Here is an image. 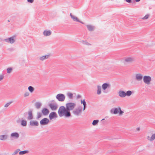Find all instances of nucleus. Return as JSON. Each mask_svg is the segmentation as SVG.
<instances>
[{
	"mask_svg": "<svg viewBox=\"0 0 155 155\" xmlns=\"http://www.w3.org/2000/svg\"><path fill=\"white\" fill-rule=\"evenodd\" d=\"M58 113L60 117H61L63 116L66 117H70L71 116V114L70 112H68L66 108L64 106H61L59 109Z\"/></svg>",
	"mask_w": 155,
	"mask_h": 155,
	"instance_id": "obj_1",
	"label": "nucleus"
},
{
	"mask_svg": "<svg viewBox=\"0 0 155 155\" xmlns=\"http://www.w3.org/2000/svg\"><path fill=\"white\" fill-rule=\"evenodd\" d=\"M66 108L68 112L73 110L76 106V104L74 103L70 102L66 104Z\"/></svg>",
	"mask_w": 155,
	"mask_h": 155,
	"instance_id": "obj_2",
	"label": "nucleus"
},
{
	"mask_svg": "<svg viewBox=\"0 0 155 155\" xmlns=\"http://www.w3.org/2000/svg\"><path fill=\"white\" fill-rule=\"evenodd\" d=\"M82 111V107H79L78 108L74 109L73 111V114L75 116H78L81 114Z\"/></svg>",
	"mask_w": 155,
	"mask_h": 155,
	"instance_id": "obj_3",
	"label": "nucleus"
},
{
	"mask_svg": "<svg viewBox=\"0 0 155 155\" xmlns=\"http://www.w3.org/2000/svg\"><path fill=\"white\" fill-rule=\"evenodd\" d=\"M56 97L59 101L63 102L64 101L65 98V96L63 94H57Z\"/></svg>",
	"mask_w": 155,
	"mask_h": 155,
	"instance_id": "obj_4",
	"label": "nucleus"
},
{
	"mask_svg": "<svg viewBox=\"0 0 155 155\" xmlns=\"http://www.w3.org/2000/svg\"><path fill=\"white\" fill-rule=\"evenodd\" d=\"M151 80V78L149 76L145 75L143 77V82L145 84H147L149 85L150 84Z\"/></svg>",
	"mask_w": 155,
	"mask_h": 155,
	"instance_id": "obj_5",
	"label": "nucleus"
},
{
	"mask_svg": "<svg viewBox=\"0 0 155 155\" xmlns=\"http://www.w3.org/2000/svg\"><path fill=\"white\" fill-rule=\"evenodd\" d=\"M4 41L6 42L12 44H13L15 42V37L12 36L11 37L5 39L4 40Z\"/></svg>",
	"mask_w": 155,
	"mask_h": 155,
	"instance_id": "obj_6",
	"label": "nucleus"
},
{
	"mask_svg": "<svg viewBox=\"0 0 155 155\" xmlns=\"http://www.w3.org/2000/svg\"><path fill=\"white\" fill-rule=\"evenodd\" d=\"M49 122V120L46 118H44L40 121V124L41 125H44L47 124Z\"/></svg>",
	"mask_w": 155,
	"mask_h": 155,
	"instance_id": "obj_7",
	"label": "nucleus"
},
{
	"mask_svg": "<svg viewBox=\"0 0 155 155\" xmlns=\"http://www.w3.org/2000/svg\"><path fill=\"white\" fill-rule=\"evenodd\" d=\"M101 87L103 90V92L104 93H107V91H106V89L110 87V85L108 83H104L102 85Z\"/></svg>",
	"mask_w": 155,
	"mask_h": 155,
	"instance_id": "obj_8",
	"label": "nucleus"
},
{
	"mask_svg": "<svg viewBox=\"0 0 155 155\" xmlns=\"http://www.w3.org/2000/svg\"><path fill=\"white\" fill-rule=\"evenodd\" d=\"M143 76L140 73L136 74H135V79L139 81H140L142 80Z\"/></svg>",
	"mask_w": 155,
	"mask_h": 155,
	"instance_id": "obj_9",
	"label": "nucleus"
},
{
	"mask_svg": "<svg viewBox=\"0 0 155 155\" xmlns=\"http://www.w3.org/2000/svg\"><path fill=\"white\" fill-rule=\"evenodd\" d=\"M134 60V58L132 57H128L125 58L124 62L128 63L132 62Z\"/></svg>",
	"mask_w": 155,
	"mask_h": 155,
	"instance_id": "obj_10",
	"label": "nucleus"
},
{
	"mask_svg": "<svg viewBox=\"0 0 155 155\" xmlns=\"http://www.w3.org/2000/svg\"><path fill=\"white\" fill-rule=\"evenodd\" d=\"M58 116L56 113L54 112H52L49 115V118L50 120L54 118H56Z\"/></svg>",
	"mask_w": 155,
	"mask_h": 155,
	"instance_id": "obj_11",
	"label": "nucleus"
},
{
	"mask_svg": "<svg viewBox=\"0 0 155 155\" xmlns=\"http://www.w3.org/2000/svg\"><path fill=\"white\" fill-rule=\"evenodd\" d=\"M70 15L71 18L73 19V21L79 22L82 24H83V22L80 21L77 17L73 16L71 13H70Z\"/></svg>",
	"mask_w": 155,
	"mask_h": 155,
	"instance_id": "obj_12",
	"label": "nucleus"
},
{
	"mask_svg": "<svg viewBox=\"0 0 155 155\" xmlns=\"http://www.w3.org/2000/svg\"><path fill=\"white\" fill-rule=\"evenodd\" d=\"M41 112L43 115L46 116L48 114L49 110L46 108H43L41 110Z\"/></svg>",
	"mask_w": 155,
	"mask_h": 155,
	"instance_id": "obj_13",
	"label": "nucleus"
},
{
	"mask_svg": "<svg viewBox=\"0 0 155 155\" xmlns=\"http://www.w3.org/2000/svg\"><path fill=\"white\" fill-rule=\"evenodd\" d=\"M30 124L31 126H38L39 125V124L37 121L31 120L30 122Z\"/></svg>",
	"mask_w": 155,
	"mask_h": 155,
	"instance_id": "obj_14",
	"label": "nucleus"
},
{
	"mask_svg": "<svg viewBox=\"0 0 155 155\" xmlns=\"http://www.w3.org/2000/svg\"><path fill=\"white\" fill-rule=\"evenodd\" d=\"M118 94L121 97L123 98L126 96V93L123 91H118Z\"/></svg>",
	"mask_w": 155,
	"mask_h": 155,
	"instance_id": "obj_15",
	"label": "nucleus"
},
{
	"mask_svg": "<svg viewBox=\"0 0 155 155\" xmlns=\"http://www.w3.org/2000/svg\"><path fill=\"white\" fill-rule=\"evenodd\" d=\"M19 137V134L17 132H14L11 134V137L14 138L15 139L18 138Z\"/></svg>",
	"mask_w": 155,
	"mask_h": 155,
	"instance_id": "obj_16",
	"label": "nucleus"
},
{
	"mask_svg": "<svg viewBox=\"0 0 155 155\" xmlns=\"http://www.w3.org/2000/svg\"><path fill=\"white\" fill-rule=\"evenodd\" d=\"M51 32L50 30H45L43 32V35L45 36H48L51 34Z\"/></svg>",
	"mask_w": 155,
	"mask_h": 155,
	"instance_id": "obj_17",
	"label": "nucleus"
},
{
	"mask_svg": "<svg viewBox=\"0 0 155 155\" xmlns=\"http://www.w3.org/2000/svg\"><path fill=\"white\" fill-rule=\"evenodd\" d=\"M118 110L119 107L113 108L110 110V112L112 114H117L118 113Z\"/></svg>",
	"mask_w": 155,
	"mask_h": 155,
	"instance_id": "obj_18",
	"label": "nucleus"
},
{
	"mask_svg": "<svg viewBox=\"0 0 155 155\" xmlns=\"http://www.w3.org/2000/svg\"><path fill=\"white\" fill-rule=\"evenodd\" d=\"M49 105L51 109L52 110H55L57 108V105L56 104H50Z\"/></svg>",
	"mask_w": 155,
	"mask_h": 155,
	"instance_id": "obj_19",
	"label": "nucleus"
},
{
	"mask_svg": "<svg viewBox=\"0 0 155 155\" xmlns=\"http://www.w3.org/2000/svg\"><path fill=\"white\" fill-rule=\"evenodd\" d=\"M8 136L7 134L1 135H0V140H6L8 138Z\"/></svg>",
	"mask_w": 155,
	"mask_h": 155,
	"instance_id": "obj_20",
	"label": "nucleus"
},
{
	"mask_svg": "<svg viewBox=\"0 0 155 155\" xmlns=\"http://www.w3.org/2000/svg\"><path fill=\"white\" fill-rule=\"evenodd\" d=\"M28 117H27L28 120H31L33 118V116L32 114V111L30 110L28 111Z\"/></svg>",
	"mask_w": 155,
	"mask_h": 155,
	"instance_id": "obj_21",
	"label": "nucleus"
},
{
	"mask_svg": "<svg viewBox=\"0 0 155 155\" xmlns=\"http://www.w3.org/2000/svg\"><path fill=\"white\" fill-rule=\"evenodd\" d=\"M49 57V55H47L42 56L39 58V60L40 61H43V60L47 59Z\"/></svg>",
	"mask_w": 155,
	"mask_h": 155,
	"instance_id": "obj_22",
	"label": "nucleus"
},
{
	"mask_svg": "<svg viewBox=\"0 0 155 155\" xmlns=\"http://www.w3.org/2000/svg\"><path fill=\"white\" fill-rule=\"evenodd\" d=\"M87 29L89 31H92L94 30V26L91 25H87Z\"/></svg>",
	"mask_w": 155,
	"mask_h": 155,
	"instance_id": "obj_23",
	"label": "nucleus"
},
{
	"mask_svg": "<svg viewBox=\"0 0 155 155\" xmlns=\"http://www.w3.org/2000/svg\"><path fill=\"white\" fill-rule=\"evenodd\" d=\"M147 138L150 141H153L155 139V134H153L151 137L148 136Z\"/></svg>",
	"mask_w": 155,
	"mask_h": 155,
	"instance_id": "obj_24",
	"label": "nucleus"
},
{
	"mask_svg": "<svg viewBox=\"0 0 155 155\" xmlns=\"http://www.w3.org/2000/svg\"><path fill=\"white\" fill-rule=\"evenodd\" d=\"M101 93V87L100 85L97 86V94L100 95Z\"/></svg>",
	"mask_w": 155,
	"mask_h": 155,
	"instance_id": "obj_25",
	"label": "nucleus"
},
{
	"mask_svg": "<svg viewBox=\"0 0 155 155\" xmlns=\"http://www.w3.org/2000/svg\"><path fill=\"white\" fill-rule=\"evenodd\" d=\"M41 105V104L39 102H36L35 104L36 108L38 109L40 108Z\"/></svg>",
	"mask_w": 155,
	"mask_h": 155,
	"instance_id": "obj_26",
	"label": "nucleus"
},
{
	"mask_svg": "<svg viewBox=\"0 0 155 155\" xmlns=\"http://www.w3.org/2000/svg\"><path fill=\"white\" fill-rule=\"evenodd\" d=\"M28 152H29V151L28 150H25L24 151H20L19 152V154L20 155H23L25 154L28 153Z\"/></svg>",
	"mask_w": 155,
	"mask_h": 155,
	"instance_id": "obj_27",
	"label": "nucleus"
},
{
	"mask_svg": "<svg viewBox=\"0 0 155 155\" xmlns=\"http://www.w3.org/2000/svg\"><path fill=\"white\" fill-rule=\"evenodd\" d=\"M42 116V114L40 112H37L36 119L37 120H38L40 117H41Z\"/></svg>",
	"mask_w": 155,
	"mask_h": 155,
	"instance_id": "obj_28",
	"label": "nucleus"
},
{
	"mask_svg": "<svg viewBox=\"0 0 155 155\" xmlns=\"http://www.w3.org/2000/svg\"><path fill=\"white\" fill-rule=\"evenodd\" d=\"M28 90L29 91L31 92L32 93L33 92L34 90V88L31 86H29L28 87Z\"/></svg>",
	"mask_w": 155,
	"mask_h": 155,
	"instance_id": "obj_29",
	"label": "nucleus"
},
{
	"mask_svg": "<svg viewBox=\"0 0 155 155\" xmlns=\"http://www.w3.org/2000/svg\"><path fill=\"white\" fill-rule=\"evenodd\" d=\"M67 96L70 99H72L73 98V94L71 93H68L67 94Z\"/></svg>",
	"mask_w": 155,
	"mask_h": 155,
	"instance_id": "obj_30",
	"label": "nucleus"
},
{
	"mask_svg": "<svg viewBox=\"0 0 155 155\" xmlns=\"http://www.w3.org/2000/svg\"><path fill=\"white\" fill-rule=\"evenodd\" d=\"M21 125L23 126H25L27 125V122L24 120L21 121Z\"/></svg>",
	"mask_w": 155,
	"mask_h": 155,
	"instance_id": "obj_31",
	"label": "nucleus"
},
{
	"mask_svg": "<svg viewBox=\"0 0 155 155\" xmlns=\"http://www.w3.org/2000/svg\"><path fill=\"white\" fill-rule=\"evenodd\" d=\"M132 94V92L131 91H128L126 93V96H130Z\"/></svg>",
	"mask_w": 155,
	"mask_h": 155,
	"instance_id": "obj_32",
	"label": "nucleus"
},
{
	"mask_svg": "<svg viewBox=\"0 0 155 155\" xmlns=\"http://www.w3.org/2000/svg\"><path fill=\"white\" fill-rule=\"evenodd\" d=\"M98 122L99 120H94L93 121L92 124L93 125L95 126L96 125Z\"/></svg>",
	"mask_w": 155,
	"mask_h": 155,
	"instance_id": "obj_33",
	"label": "nucleus"
},
{
	"mask_svg": "<svg viewBox=\"0 0 155 155\" xmlns=\"http://www.w3.org/2000/svg\"><path fill=\"white\" fill-rule=\"evenodd\" d=\"M20 149H17L16 150L12 153V155H16L20 151Z\"/></svg>",
	"mask_w": 155,
	"mask_h": 155,
	"instance_id": "obj_34",
	"label": "nucleus"
},
{
	"mask_svg": "<svg viewBox=\"0 0 155 155\" xmlns=\"http://www.w3.org/2000/svg\"><path fill=\"white\" fill-rule=\"evenodd\" d=\"M13 101H10L9 102L6 103L4 106L5 107H7Z\"/></svg>",
	"mask_w": 155,
	"mask_h": 155,
	"instance_id": "obj_35",
	"label": "nucleus"
},
{
	"mask_svg": "<svg viewBox=\"0 0 155 155\" xmlns=\"http://www.w3.org/2000/svg\"><path fill=\"white\" fill-rule=\"evenodd\" d=\"M124 113V112L121 110L120 107H119L118 113H119L120 115H122Z\"/></svg>",
	"mask_w": 155,
	"mask_h": 155,
	"instance_id": "obj_36",
	"label": "nucleus"
},
{
	"mask_svg": "<svg viewBox=\"0 0 155 155\" xmlns=\"http://www.w3.org/2000/svg\"><path fill=\"white\" fill-rule=\"evenodd\" d=\"M12 71V68H9L7 69V71L8 73H10Z\"/></svg>",
	"mask_w": 155,
	"mask_h": 155,
	"instance_id": "obj_37",
	"label": "nucleus"
},
{
	"mask_svg": "<svg viewBox=\"0 0 155 155\" xmlns=\"http://www.w3.org/2000/svg\"><path fill=\"white\" fill-rule=\"evenodd\" d=\"M149 16V15L148 14H147L145 16H144L143 18H142L143 19H147Z\"/></svg>",
	"mask_w": 155,
	"mask_h": 155,
	"instance_id": "obj_38",
	"label": "nucleus"
},
{
	"mask_svg": "<svg viewBox=\"0 0 155 155\" xmlns=\"http://www.w3.org/2000/svg\"><path fill=\"white\" fill-rule=\"evenodd\" d=\"M83 44L84 45H90V44L88 43L87 41H83Z\"/></svg>",
	"mask_w": 155,
	"mask_h": 155,
	"instance_id": "obj_39",
	"label": "nucleus"
},
{
	"mask_svg": "<svg viewBox=\"0 0 155 155\" xmlns=\"http://www.w3.org/2000/svg\"><path fill=\"white\" fill-rule=\"evenodd\" d=\"M29 95V93L28 92H26L24 94V96L25 97H27Z\"/></svg>",
	"mask_w": 155,
	"mask_h": 155,
	"instance_id": "obj_40",
	"label": "nucleus"
},
{
	"mask_svg": "<svg viewBox=\"0 0 155 155\" xmlns=\"http://www.w3.org/2000/svg\"><path fill=\"white\" fill-rule=\"evenodd\" d=\"M83 105H84V107H83V110H84L85 109L86 107V103L83 104Z\"/></svg>",
	"mask_w": 155,
	"mask_h": 155,
	"instance_id": "obj_41",
	"label": "nucleus"
},
{
	"mask_svg": "<svg viewBox=\"0 0 155 155\" xmlns=\"http://www.w3.org/2000/svg\"><path fill=\"white\" fill-rule=\"evenodd\" d=\"M4 78V76L3 75H0V81L2 80Z\"/></svg>",
	"mask_w": 155,
	"mask_h": 155,
	"instance_id": "obj_42",
	"label": "nucleus"
},
{
	"mask_svg": "<svg viewBox=\"0 0 155 155\" xmlns=\"http://www.w3.org/2000/svg\"><path fill=\"white\" fill-rule=\"evenodd\" d=\"M86 102H85L84 99L83 100H81V104H84Z\"/></svg>",
	"mask_w": 155,
	"mask_h": 155,
	"instance_id": "obj_43",
	"label": "nucleus"
},
{
	"mask_svg": "<svg viewBox=\"0 0 155 155\" xmlns=\"http://www.w3.org/2000/svg\"><path fill=\"white\" fill-rule=\"evenodd\" d=\"M34 0H27V2L29 3H32L33 2Z\"/></svg>",
	"mask_w": 155,
	"mask_h": 155,
	"instance_id": "obj_44",
	"label": "nucleus"
},
{
	"mask_svg": "<svg viewBox=\"0 0 155 155\" xmlns=\"http://www.w3.org/2000/svg\"><path fill=\"white\" fill-rule=\"evenodd\" d=\"M125 1L128 3H130L131 2V0H125Z\"/></svg>",
	"mask_w": 155,
	"mask_h": 155,
	"instance_id": "obj_45",
	"label": "nucleus"
},
{
	"mask_svg": "<svg viewBox=\"0 0 155 155\" xmlns=\"http://www.w3.org/2000/svg\"><path fill=\"white\" fill-rule=\"evenodd\" d=\"M136 130L137 131H139L140 130V127H137V128Z\"/></svg>",
	"mask_w": 155,
	"mask_h": 155,
	"instance_id": "obj_46",
	"label": "nucleus"
},
{
	"mask_svg": "<svg viewBox=\"0 0 155 155\" xmlns=\"http://www.w3.org/2000/svg\"><path fill=\"white\" fill-rule=\"evenodd\" d=\"M81 97V96L80 95H78L77 96V97L78 98H80Z\"/></svg>",
	"mask_w": 155,
	"mask_h": 155,
	"instance_id": "obj_47",
	"label": "nucleus"
},
{
	"mask_svg": "<svg viewBox=\"0 0 155 155\" xmlns=\"http://www.w3.org/2000/svg\"><path fill=\"white\" fill-rule=\"evenodd\" d=\"M135 0L136 2H139V1H140V0Z\"/></svg>",
	"mask_w": 155,
	"mask_h": 155,
	"instance_id": "obj_48",
	"label": "nucleus"
},
{
	"mask_svg": "<svg viewBox=\"0 0 155 155\" xmlns=\"http://www.w3.org/2000/svg\"><path fill=\"white\" fill-rule=\"evenodd\" d=\"M104 120V119L103 118V119H102V120Z\"/></svg>",
	"mask_w": 155,
	"mask_h": 155,
	"instance_id": "obj_49",
	"label": "nucleus"
},
{
	"mask_svg": "<svg viewBox=\"0 0 155 155\" xmlns=\"http://www.w3.org/2000/svg\"><path fill=\"white\" fill-rule=\"evenodd\" d=\"M17 123H19V121H18V120H17Z\"/></svg>",
	"mask_w": 155,
	"mask_h": 155,
	"instance_id": "obj_50",
	"label": "nucleus"
},
{
	"mask_svg": "<svg viewBox=\"0 0 155 155\" xmlns=\"http://www.w3.org/2000/svg\"><path fill=\"white\" fill-rule=\"evenodd\" d=\"M8 22H9V21H9V20H8Z\"/></svg>",
	"mask_w": 155,
	"mask_h": 155,
	"instance_id": "obj_51",
	"label": "nucleus"
},
{
	"mask_svg": "<svg viewBox=\"0 0 155 155\" xmlns=\"http://www.w3.org/2000/svg\"><path fill=\"white\" fill-rule=\"evenodd\" d=\"M52 101L53 102H54V100H53Z\"/></svg>",
	"mask_w": 155,
	"mask_h": 155,
	"instance_id": "obj_52",
	"label": "nucleus"
}]
</instances>
